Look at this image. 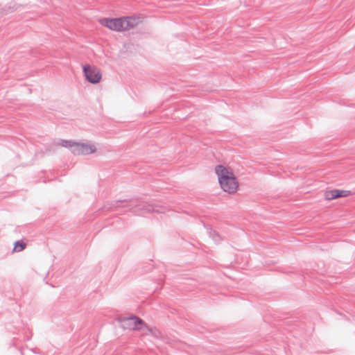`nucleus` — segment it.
<instances>
[{
	"label": "nucleus",
	"instance_id": "nucleus-1",
	"mask_svg": "<svg viewBox=\"0 0 355 355\" xmlns=\"http://www.w3.org/2000/svg\"><path fill=\"white\" fill-rule=\"evenodd\" d=\"M98 23L110 31L114 32H127L136 28L140 23L137 16H126L116 18L102 17Z\"/></svg>",
	"mask_w": 355,
	"mask_h": 355
},
{
	"label": "nucleus",
	"instance_id": "nucleus-2",
	"mask_svg": "<svg viewBox=\"0 0 355 355\" xmlns=\"http://www.w3.org/2000/svg\"><path fill=\"white\" fill-rule=\"evenodd\" d=\"M215 173L220 189L224 192L229 194L237 192L239 189V182L232 168L222 164L217 165L215 167Z\"/></svg>",
	"mask_w": 355,
	"mask_h": 355
},
{
	"label": "nucleus",
	"instance_id": "nucleus-3",
	"mask_svg": "<svg viewBox=\"0 0 355 355\" xmlns=\"http://www.w3.org/2000/svg\"><path fill=\"white\" fill-rule=\"evenodd\" d=\"M121 325L125 329L142 331L144 334L153 332L152 329L149 328L141 319L136 316L123 319Z\"/></svg>",
	"mask_w": 355,
	"mask_h": 355
},
{
	"label": "nucleus",
	"instance_id": "nucleus-4",
	"mask_svg": "<svg viewBox=\"0 0 355 355\" xmlns=\"http://www.w3.org/2000/svg\"><path fill=\"white\" fill-rule=\"evenodd\" d=\"M83 72L86 79L92 84L98 83L101 80L102 74L100 70L95 66H84Z\"/></svg>",
	"mask_w": 355,
	"mask_h": 355
},
{
	"label": "nucleus",
	"instance_id": "nucleus-5",
	"mask_svg": "<svg viewBox=\"0 0 355 355\" xmlns=\"http://www.w3.org/2000/svg\"><path fill=\"white\" fill-rule=\"evenodd\" d=\"M351 191L345 189H327L324 192V198L327 201H331L341 198H347L351 196Z\"/></svg>",
	"mask_w": 355,
	"mask_h": 355
},
{
	"label": "nucleus",
	"instance_id": "nucleus-6",
	"mask_svg": "<svg viewBox=\"0 0 355 355\" xmlns=\"http://www.w3.org/2000/svg\"><path fill=\"white\" fill-rule=\"evenodd\" d=\"M96 147L93 144L86 143H76V148H73L71 152L75 155H85L93 154L96 152Z\"/></svg>",
	"mask_w": 355,
	"mask_h": 355
},
{
	"label": "nucleus",
	"instance_id": "nucleus-7",
	"mask_svg": "<svg viewBox=\"0 0 355 355\" xmlns=\"http://www.w3.org/2000/svg\"><path fill=\"white\" fill-rule=\"evenodd\" d=\"M58 144L61 146L69 148L72 150L73 148H76V142L67 140H61Z\"/></svg>",
	"mask_w": 355,
	"mask_h": 355
},
{
	"label": "nucleus",
	"instance_id": "nucleus-8",
	"mask_svg": "<svg viewBox=\"0 0 355 355\" xmlns=\"http://www.w3.org/2000/svg\"><path fill=\"white\" fill-rule=\"evenodd\" d=\"M26 244L23 241H17L14 244L13 252H21L25 249Z\"/></svg>",
	"mask_w": 355,
	"mask_h": 355
}]
</instances>
